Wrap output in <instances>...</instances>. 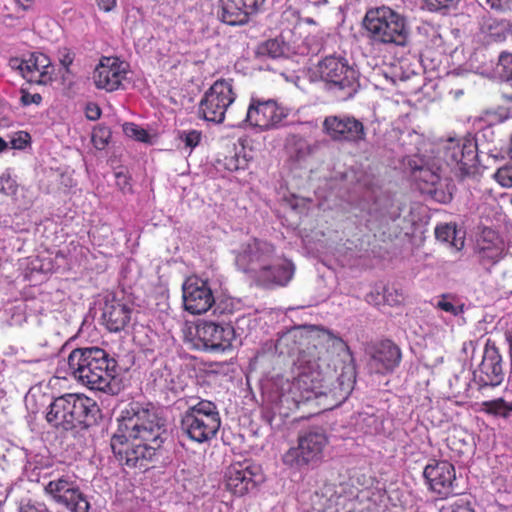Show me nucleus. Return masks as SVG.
<instances>
[{"label":"nucleus","instance_id":"obj_1","mask_svg":"<svg viewBox=\"0 0 512 512\" xmlns=\"http://www.w3.org/2000/svg\"><path fill=\"white\" fill-rule=\"evenodd\" d=\"M341 338L329 330L316 328L306 349L297 359V376L283 386L279 402L292 410L300 404L320 400L324 409H332L342 404L351 394L356 382L352 369H343L337 375L328 361V347Z\"/></svg>","mask_w":512,"mask_h":512},{"label":"nucleus","instance_id":"obj_2","mask_svg":"<svg viewBox=\"0 0 512 512\" xmlns=\"http://www.w3.org/2000/svg\"><path fill=\"white\" fill-rule=\"evenodd\" d=\"M111 449L120 465L147 469L164 442L165 419L152 403L130 402L117 418Z\"/></svg>","mask_w":512,"mask_h":512},{"label":"nucleus","instance_id":"obj_3","mask_svg":"<svg viewBox=\"0 0 512 512\" xmlns=\"http://www.w3.org/2000/svg\"><path fill=\"white\" fill-rule=\"evenodd\" d=\"M72 376L92 390L107 392L117 376L118 363L100 347H84L72 350L68 356Z\"/></svg>","mask_w":512,"mask_h":512},{"label":"nucleus","instance_id":"obj_4","mask_svg":"<svg viewBox=\"0 0 512 512\" xmlns=\"http://www.w3.org/2000/svg\"><path fill=\"white\" fill-rule=\"evenodd\" d=\"M100 409L90 397L81 394H65L49 405L46 420L63 430L87 428L96 422Z\"/></svg>","mask_w":512,"mask_h":512},{"label":"nucleus","instance_id":"obj_5","mask_svg":"<svg viewBox=\"0 0 512 512\" xmlns=\"http://www.w3.org/2000/svg\"><path fill=\"white\" fill-rule=\"evenodd\" d=\"M221 427L217 405L200 400L189 406L180 417V430L192 442L204 444L214 439Z\"/></svg>","mask_w":512,"mask_h":512},{"label":"nucleus","instance_id":"obj_6","mask_svg":"<svg viewBox=\"0 0 512 512\" xmlns=\"http://www.w3.org/2000/svg\"><path fill=\"white\" fill-rule=\"evenodd\" d=\"M363 28L374 43L404 45L407 41L404 17L388 6L368 9Z\"/></svg>","mask_w":512,"mask_h":512},{"label":"nucleus","instance_id":"obj_7","mask_svg":"<svg viewBox=\"0 0 512 512\" xmlns=\"http://www.w3.org/2000/svg\"><path fill=\"white\" fill-rule=\"evenodd\" d=\"M314 73L331 89L342 92V98H351L359 87L358 73L345 57L329 55L315 66Z\"/></svg>","mask_w":512,"mask_h":512},{"label":"nucleus","instance_id":"obj_8","mask_svg":"<svg viewBox=\"0 0 512 512\" xmlns=\"http://www.w3.org/2000/svg\"><path fill=\"white\" fill-rule=\"evenodd\" d=\"M236 96L232 80H216L200 100L199 117L208 122L222 123Z\"/></svg>","mask_w":512,"mask_h":512},{"label":"nucleus","instance_id":"obj_9","mask_svg":"<svg viewBox=\"0 0 512 512\" xmlns=\"http://www.w3.org/2000/svg\"><path fill=\"white\" fill-rule=\"evenodd\" d=\"M236 339L231 324H219L213 321H201L195 326L194 347L208 352L224 353L230 351Z\"/></svg>","mask_w":512,"mask_h":512},{"label":"nucleus","instance_id":"obj_10","mask_svg":"<svg viewBox=\"0 0 512 512\" xmlns=\"http://www.w3.org/2000/svg\"><path fill=\"white\" fill-rule=\"evenodd\" d=\"M328 438L322 431H308L298 438V446L283 455V463L291 468H301L321 460Z\"/></svg>","mask_w":512,"mask_h":512},{"label":"nucleus","instance_id":"obj_11","mask_svg":"<svg viewBox=\"0 0 512 512\" xmlns=\"http://www.w3.org/2000/svg\"><path fill=\"white\" fill-rule=\"evenodd\" d=\"M263 480L261 466L248 459L230 464L224 475L226 489L239 497L253 491Z\"/></svg>","mask_w":512,"mask_h":512},{"label":"nucleus","instance_id":"obj_12","mask_svg":"<svg viewBox=\"0 0 512 512\" xmlns=\"http://www.w3.org/2000/svg\"><path fill=\"white\" fill-rule=\"evenodd\" d=\"M288 114V109L276 100L252 96L247 108L245 122L253 128L268 131L279 127Z\"/></svg>","mask_w":512,"mask_h":512},{"label":"nucleus","instance_id":"obj_13","mask_svg":"<svg viewBox=\"0 0 512 512\" xmlns=\"http://www.w3.org/2000/svg\"><path fill=\"white\" fill-rule=\"evenodd\" d=\"M323 133L333 142L357 145L366 139L364 124L351 115H329L322 123Z\"/></svg>","mask_w":512,"mask_h":512},{"label":"nucleus","instance_id":"obj_14","mask_svg":"<svg viewBox=\"0 0 512 512\" xmlns=\"http://www.w3.org/2000/svg\"><path fill=\"white\" fill-rule=\"evenodd\" d=\"M276 247L269 241L253 238L243 244L236 256L237 266L250 278L256 272L264 271V266L275 259Z\"/></svg>","mask_w":512,"mask_h":512},{"label":"nucleus","instance_id":"obj_15","mask_svg":"<svg viewBox=\"0 0 512 512\" xmlns=\"http://www.w3.org/2000/svg\"><path fill=\"white\" fill-rule=\"evenodd\" d=\"M472 375L473 384L479 392L497 387L503 382L502 357L498 348L490 340L485 345L481 363Z\"/></svg>","mask_w":512,"mask_h":512},{"label":"nucleus","instance_id":"obj_16","mask_svg":"<svg viewBox=\"0 0 512 512\" xmlns=\"http://www.w3.org/2000/svg\"><path fill=\"white\" fill-rule=\"evenodd\" d=\"M47 495L71 512H89L90 504L79 487L68 476L51 480L44 487Z\"/></svg>","mask_w":512,"mask_h":512},{"label":"nucleus","instance_id":"obj_17","mask_svg":"<svg viewBox=\"0 0 512 512\" xmlns=\"http://www.w3.org/2000/svg\"><path fill=\"white\" fill-rule=\"evenodd\" d=\"M184 309L192 315L206 313L215 303L209 284L198 278L188 277L182 286Z\"/></svg>","mask_w":512,"mask_h":512},{"label":"nucleus","instance_id":"obj_18","mask_svg":"<svg viewBox=\"0 0 512 512\" xmlns=\"http://www.w3.org/2000/svg\"><path fill=\"white\" fill-rule=\"evenodd\" d=\"M265 0H219L217 16L229 26H242L250 21L264 5Z\"/></svg>","mask_w":512,"mask_h":512},{"label":"nucleus","instance_id":"obj_19","mask_svg":"<svg viewBox=\"0 0 512 512\" xmlns=\"http://www.w3.org/2000/svg\"><path fill=\"white\" fill-rule=\"evenodd\" d=\"M11 65L17 67L22 76L29 82L47 85L52 82L54 66L49 57L43 53L34 52L27 59H12Z\"/></svg>","mask_w":512,"mask_h":512},{"label":"nucleus","instance_id":"obj_20","mask_svg":"<svg viewBox=\"0 0 512 512\" xmlns=\"http://www.w3.org/2000/svg\"><path fill=\"white\" fill-rule=\"evenodd\" d=\"M450 159L455 162V173L464 178L475 172L478 165V149L474 139L450 137Z\"/></svg>","mask_w":512,"mask_h":512},{"label":"nucleus","instance_id":"obj_21","mask_svg":"<svg viewBox=\"0 0 512 512\" xmlns=\"http://www.w3.org/2000/svg\"><path fill=\"white\" fill-rule=\"evenodd\" d=\"M367 352L370 357L369 365L379 374L393 372L402 359L401 349L389 339L372 343Z\"/></svg>","mask_w":512,"mask_h":512},{"label":"nucleus","instance_id":"obj_22","mask_svg":"<svg viewBox=\"0 0 512 512\" xmlns=\"http://www.w3.org/2000/svg\"><path fill=\"white\" fill-rule=\"evenodd\" d=\"M126 64L117 57L103 56L93 73V80L98 89L112 92L120 88L126 78Z\"/></svg>","mask_w":512,"mask_h":512},{"label":"nucleus","instance_id":"obj_23","mask_svg":"<svg viewBox=\"0 0 512 512\" xmlns=\"http://www.w3.org/2000/svg\"><path fill=\"white\" fill-rule=\"evenodd\" d=\"M477 254L480 264L487 270L497 264L505 255V243L498 232L484 228L477 240Z\"/></svg>","mask_w":512,"mask_h":512},{"label":"nucleus","instance_id":"obj_24","mask_svg":"<svg viewBox=\"0 0 512 512\" xmlns=\"http://www.w3.org/2000/svg\"><path fill=\"white\" fill-rule=\"evenodd\" d=\"M295 266L292 261L283 259L274 262L269 261L264 266L263 273L256 272L251 279L257 286L272 288L274 286H286L293 278Z\"/></svg>","mask_w":512,"mask_h":512},{"label":"nucleus","instance_id":"obj_25","mask_svg":"<svg viewBox=\"0 0 512 512\" xmlns=\"http://www.w3.org/2000/svg\"><path fill=\"white\" fill-rule=\"evenodd\" d=\"M132 309L129 305L119 301H106L102 320L110 332H120L129 324L131 320Z\"/></svg>","mask_w":512,"mask_h":512},{"label":"nucleus","instance_id":"obj_26","mask_svg":"<svg viewBox=\"0 0 512 512\" xmlns=\"http://www.w3.org/2000/svg\"><path fill=\"white\" fill-rule=\"evenodd\" d=\"M471 370L460 369L459 373L454 374V379H450V400L453 399L455 404H463L470 397L472 390Z\"/></svg>","mask_w":512,"mask_h":512},{"label":"nucleus","instance_id":"obj_27","mask_svg":"<svg viewBox=\"0 0 512 512\" xmlns=\"http://www.w3.org/2000/svg\"><path fill=\"white\" fill-rule=\"evenodd\" d=\"M477 411L495 418L508 419L512 415V402L503 397L483 401Z\"/></svg>","mask_w":512,"mask_h":512},{"label":"nucleus","instance_id":"obj_28","mask_svg":"<svg viewBox=\"0 0 512 512\" xmlns=\"http://www.w3.org/2000/svg\"><path fill=\"white\" fill-rule=\"evenodd\" d=\"M444 467H440L439 464L427 465L424 469L423 475L429 482L431 490L440 495V499L443 500L447 495V482L448 479L445 477Z\"/></svg>","mask_w":512,"mask_h":512},{"label":"nucleus","instance_id":"obj_29","mask_svg":"<svg viewBox=\"0 0 512 512\" xmlns=\"http://www.w3.org/2000/svg\"><path fill=\"white\" fill-rule=\"evenodd\" d=\"M413 180L418 184L419 189L431 192L429 186L434 187L440 181V176L437 171L432 170L427 166H414L411 170Z\"/></svg>","mask_w":512,"mask_h":512},{"label":"nucleus","instance_id":"obj_30","mask_svg":"<svg viewBox=\"0 0 512 512\" xmlns=\"http://www.w3.org/2000/svg\"><path fill=\"white\" fill-rule=\"evenodd\" d=\"M476 345L473 341H466L457 356V367L460 369H470L472 367V360L474 358Z\"/></svg>","mask_w":512,"mask_h":512},{"label":"nucleus","instance_id":"obj_31","mask_svg":"<svg viewBox=\"0 0 512 512\" xmlns=\"http://www.w3.org/2000/svg\"><path fill=\"white\" fill-rule=\"evenodd\" d=\"M179 139L184 143L185 148H188L191 152L201 142L202 132L195 129L184 130L179 132Z\"/></svg>","mask_w":512,"mask_h":512},{"label":"nucleus","instance_id":"obj_32","mask_svg":"<svg viewBox=\"0 0 512 512\" xmlns=\"http://www.w3.org/2000/svg\"><path fill=\"white\" fill-rule=\"evenodd\" d=\"M123 129L125 134L130 138L144 143L149 141L150 136L148 132L134 123H126Z\"/></svg>","mask_w":512,"mask_h":512},{"label":"nucleus","instance_id":"obj_33","mask_svg":"<svg viewBox=\"0 0 512 512\" xmlns=\"http://www.w3.org/2000/svg\"><path fill=\"white\" fill-rule=\"evenodd\" d=\"M494 179L505 188L512 187V165H505L497 169Z\"/></svg>","mask_w":512,"mask_h":512},{"label":"nucleus","instance_id":"obj_34","mask_svg":"<svg viewBox=\"0 0 512 512\" xmlns=\"http://www.w3.org/2000/svg\"><path fill=\"white\" fill-rule=\"evenodd\" d=\"M450 230H452V240H450V247L455 248L457 251L463 249L465 245L466 239V230L463 227H459L457 225H450Z\"/></svg>","mask_w":512,"mask_h":512},{"label":"nucleus","instance_id":"obj_35","mask_svg":"<svg viewBox=\"0 0 512 512\" xmlns=\"http://www.w3.org/2000/svg\"><path fill=\"white\" fill-rule=\"evenodd\" d=\"M470 495L463 494L457 497L451 504L452 512H475Z\"/></svg>","mask_w":512,"mask_h":512},{"label":"nucleus","instance_id":"obj_36","mask_svg":"<svg viewBox=\"0 0 512 512\" xmlns=\"http://www.w3.org/2000/svg\"><path fill=\"white\" fill-rule=\"evenodd\" d=\"M109 138L110 131L106 128H98L93 131L92 142L97 149H104Z\"/></svg>","mask_w":512,"mask_h":512},{"label":"nucleus","instance_id":"obj_37","mask_svg":"<svg viewBox=\"0 0 512 512\" xmlns=\"http://www.w3.org/2000/svg\"><path fill=\"white\" fill-rule=\"evenodd\" d=\"M499 65L502 67L503 76L512 81V53L502 52L499 56Z\"/></svg>","mask_w":512,"mask_h":512},{"label":"nucleus","instance_id":"obj_38","mask_svg":"<svg viewBox=\"0 0 512 512\" xmlns=\"http://www.w3.org/2000/svg\"><path fill=\"white\" fill-rule=\"evenodd\" d=\"M20 101L24 106L31 104L39 105L42 102V96L39 93L31 94L28 91L22 89Z\"/></svg>","mask_w":512,"mask_h":512},{"label":"nucleus","instance_id":"obj_39","mask_svg":"<svg viewBox=\"0 0 512 512\" xmlns=\"http://www.w3.org/2000/svg\"><path fill=\"white\" fill-rule=\"evenodd\" d=\"M30 136L28 133L20 131L17 133V137L11 141L12 147L16 149H23L29 143Z\"/></svg>","mask_w":512,"mask_h":512},{"label":"nucleus","instance_id":"obj_40","mask_svg":"<svg viewBox=\"0 0 512 512\" xmlns=\"http://www.w3.org/2000/svg\"><path fill=\"white\" fill-rule=\"evenodd\" d=\"M85 115L87 119L91 121H96L101 116V109L95 103H88L85 108Z\"/></svg>","mask_w":512,"mask_h":512},{"label":"nucleus","instance_id":"obj_41","mask_svg":"<svg viewBox=\"0 0 512 512\" xmlns=\"http://www.w3.org/2000/svg\"><path fill=\"white\" fill-rule=\"evenodd\" d=\"M265 49L267 53L273 58H276L282 54V48L277 40H268L265 43Z\"/></svg>","mask_w":512,"mask_h":512},{"label":"nucleus","instance_id":"obj_42","mask_svg":"<svg viewBox=\"0 0 512 512\" xmlns=\"http://www.w3.org/2000/svg\"><path fill=\"white\" fill-rule=\"evenodd\" d=\"M428 9L431 11L446 10L448 8V0H423Z\"/></svg>","mask_w":512,"mask_h":512},{"label":"nucleus","instance_id":"obj_43","mask_svg":"<svg viewBox=\"0 0 512 512\" xmlns=\"http://www.w3.org/2000/svg\"><path fill=\"white\" fill-rule=\"evenodd\" d=\"M116 179H117V185L121 188V190H129L131 188L129 177L122 173L118 172L116 173Z\"/></svg>","mask_w":512,"mask_h":512},{"label":"nucleus","instance_id":"obj_44","mask_svg":"<svg viewBox=\"0 0 512 512\" xmlns=\"http://www.w3.org/2000/svg\"><path fill=\"white\" fill-rule=\"evenodd\" d=\"M435 236L438 240L448 241V223L437 226L435 228Z\"/></svg>","mask_w":512,"mask_h":512},{"label":"nucleus","instance_id":"obj_45","mask_svg":"<svg viewBox=\"0 0 512 512\" xmlns=\"http://www.w3.org/2000/svg\"><path fill=\"white\" fill-rule=\"evenodd\" d=\"M96 3L103 12H110L116 7V0H96Z\"/></svg>","mask_w":512,"mask_h":512},{"label":"nucleus","instance_id":"obj_46","mask_svg":"<svg viewBox=\"0 0 512 512\" xmlns=\"http://www.w3.org/2000/svg\"><path fill=\"white\" fill-rule=\"evenodd\" d=\"M74 61V54L71 53L69 50H66V52L62 55L60 59L61 65L68 71L69 67L73 64Z\"/></svg>","mask_w":512,"mask_h":512},{"label":"nucleus","instance_id":"obj_47","mask_svg":"<svg viewBox=\"0 0 512 512\" xmlns=\"http://www.w3.org/2000/svg\"><path fill=\"white\" fill-rule=\"evenodd\" d=\"M17 5L23 10H28L33 6V0H15Z\"/></svg>","mask_w":512,"mask_h":512},{"label":"nucleus","instance_id":"obj_48","mask_svg":"<svg viewBox=\"0 0 512 512\" xmlns=\"http://www.w3.org/2000/svg\"><path fill=\"white\" fill-rule=\"evenodd\" d=\"M490 37L493 38L495 41H503L506 38L505 31H501L498 33H490Z\"/></svg>","mask_w":512,"mask_h":512},{"label":"nucleus","instance_id":"obj_49","mask_svg":"<svg viewBox=\"0 0 512 512\" xmlns=\"http://www.w3.org/2000/svg\"><path fill=\"white\" fill-rule=\"evenodd\" d=\"M463 307H464L463 305L455 306L452 303H450V306H449L450 313H452L454 315H458L459 313L463 312Z\"/></svg>","mask_w":512,"mask_h":512},{"label":"nucleus","instance_id":"obj_50","mask_svg":"<svg viewBox=\"0 0 512 512\" xmlns=\"http://www.w3.org/2000/svg\"><path fill=\"white\" fill-rule=\"evenodd\" d=\"M438 307L448 312V301L446 300V295H442V300L438 302Z\"/></svg>","mask_w":512,"mask_h":512},{"label":"nucleus","instance_id":"obj_51","mask_svg":"<svg viewBox=\"0 0 512 512\" xmlns=\"http://www.w3.org/2000/svg\"><path fill=\"white\" fill-rule=\"evenodd\" d=\"M7 148L6 141L0 137V152H3Z\"/></svg>","mask_w":512,"mask_h":512}]
</instances>
